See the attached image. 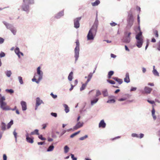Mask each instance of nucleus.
<instances>
[{"mask_svg": "<svg viewBox=\"0 0 160 160\" xmlns=\"http://www.w3.org/2000/svg\"><path fill=\"white\" fill-rule=\"evenodd\" d=\"M131 33L130 32H128L127 30H125L124 32V36L122 40L123 42L126 43H129L131 40L130 35Z\"/></svg>", "mask_w": 160, "mask_h": 160, "instance_id": "nucleus-2", "label": "nucleus"}, {"mask_svg": "<svg viewBox=\"0 0 160 160\" xmlns=\"http://www.w3.org/2000/svg\"><path fill=\"white\" fill-rule=\"evenodd\" d=\"M18 79L19 83L21 84H23V82L22 80V78L21 76H18Z\"/></svg>", "mask_w": 160, "mask_h": 160, "instance_id": "nucleus-37", "label": "nucleus"}, {"mask_svg": "<svg viewBox=\"0 0 160 160\" xmlns=\"http://www.w3.org/2000/svg\"><path fill=\"white\" fill-rule=\"evenodd\" d=\"M13 120H11L9 122L7 125V128L8 129L10 128L11 126L13 124Z\"/></svg>", "mask_w": 160, "mask_h": 160, "instance_id": "nucleus-30", "label": "nucleus"}, {"mask_svg": "<svg viewBox=\"0 0 160 160\" xmlns=\"http://www.w3.org/2000/svg\"><path fill=\"white\" fill-rule=\"evenodd\" d=\"M5 100V98L4 96L1 97V101L2 102H5L4 101Z\"/></svg>", "mask_w": 160, "mask_h": 160, "instance_id": "nucleus-52", "label": "nucleus"}, {"mask_svg": "<svg viewBox=\"0 0 160 160\" xmlns=\"http://www.w3.org/2000/svg\"><path fill=\"white\" fill-rule=\"evenodd\" d=\"M128 20L133 21V16L132 13H129Z\"/></svg>", "mask_w": 160, "mask_h": 160, "instance_id": "nucleus-27", "label": "nucleus"}, {"mask_svg": "<svg viewBox=\"0 0 160 160\" xmlns=\"http://www.w3.org/2000/svg\"><path fill=\"white\" fill-rule=\"evenodd\" d=\"M86 86H87V85H86L84 84H83L82 85V87L80 88V90L81 91H82L84 90L85 89V88L86 87Z\"/></svg>", "mask_w": 160, "mask_h": 160, "instance_id": "nucleus-42", "label": "nucleus"}, {"mask_svg": "<svg viewBox=\"0 0 160 160\" xmlns=\"http://www.w3.org/2000/svg\"><path fill=\"white\" fill-rule=\"evenodd\" d=\"M112 79L117 82L120 84H121L122 82V79L118 78L117 77H113Z\"/></svg>", "mask_w": 160, "mask_h": 160, "instance_id": "nucleus-19", "label": "nucleus"}, {"mask_svg": "<svg viewBox=\"0 0 160 160\" xmlns=\"http://www.w3.org/2000/svg\"><path fill=\"white\" fill-rule=\"evenodd\" d=\"M63 15L64 12L62 11L59 12L57 15H56L55 16V18H56L58 19L60 18Z\"/></svg>", "mask_w": 160, "mask_h": 160, "instance_id": "nucleus-15", "label": "nucleus"}, {"mask_svg": "<svg viewBox=\"0 0 160 160\" xmlns=\"http://www.w3.org/2000/svg\"><path fill=\"white\" fill-rule=\"evenodd\" d=\"M69 148L67 146H65L64 147V152L65 153H67L69 151Z\"/></svg>", "mask_w": 160, "mask_h": 160, "instance_id": "nucleus-38", "label": "nucleus"}, {"mask_svg": "<svg viewBox=\"0 0 160 160\" xmlns=\"http://www.w3.org/2000/svg\"><path fill=\"white\" fill-rule=\"evenodd\" d=\"M152 72L155 76H159V73L156 69L153 70Z\"/></svg>", "mask_w": 160, "mask_h": 160, "instance_id": "nucleus-28", "label": "nucleus"}, {"mask_svg": "<svg viewBox=\"0 0 160 160\" xmlns=\"http://www.w3.org/2000/svg\"><path fill=\"white\" fill-rule=\"evenodd\" d=\"M3 160H7V156L5 154H4L3 156Z\"/></svg>", "mask_w": 160, "mask_h": 160, "instance_id": "nucleus-60", "label": "nucleus"}, {"mask_svg": "<svg viewBox=\"0 0 160 160\" xmlns=\"http://www.w3.org/2000/svg\"><path fill=\"white\" fill-rule=\"evenodd\" d=\"M38 138L42 140H44L46 139L45 138L43 137L42 135H39Z\"/></svg>", "mask_w": 160, "mask_h": 160, "instance_id": "nucleus-46", "label": "nucleus"}, {"mask_svg": "<svg viewBox=\"0 0 160 160\" xmlns=\"http://www.w3.org/2000/svg\"><path fill=\"white\" fill-rule=\"evenodd\" d=\"M15 53L18 55V57L19 58H20V50L18 47H17L14 50Z\"/></svg>", "mask_w": 160, "mask_h": 160, "instance_id": "nucleus-18", "label": "nucleus"}, {"mask_svg": "<svg viewBox=\"0 0 160 160\" xmlns=\"http://www.w3.org/2000/svg\"><path fill=\"white\" fill-rule=\"evenodd\" d=\"M142 72L143 73H145L146 71V69L144 68V67H142Z\"/></svg>", "mask_w": 160, "mask_h": 160, "instance_id": "nucleus-62", "label": "nucleus"}, {"mask_svg": "<svg viewBox=\"0 0 160 160\" xmlns=\"http://www.w3.org/2000/svg\"><path fill=\"white\" fill-rule=\"evenodd\" d=\"M144 136V134H142V133H140V136L139 137V138H142Z\"/></svg>", "mask_w": 160, "mask_h": 160, "instance_id": "nucleus-63", "label": "nucleus"}, {"mask_svg": "<svg viewBox=\"0 0 160 160\" xmlns=\"http://www.w3.org/2000/svg\"><path fill=\"white\" fill-rule=\"evenodd\" d=\"M88 137V135H85L83 137H80L79 138V139L80 140H83L84 139H85L87 138Z\"/></svg>", "mask_w": 160, "mask_h": 160, "instance_id": "nucleus-43", "label": "nucleus"}, {"mask_svg": "<svg viewBox=\"0 0 160 160\" xmlns=\"http://www.w3.org/2000/svg\"><path fill=\"white\" fill-rule=\"evenodd\" d=\"M5 56V54L4 52H1V58L4 57Z\"/></svg>", "mask_w": 160, "mask_h": 160, "instance_id": "nucleus-56", "label": "nucleus"}, {"mask_svg": "<svg viewBox=\"0 0 160 160\" xmlns=\"http://www.w3.org/2000/svg\"><path fill=\"white\" fill-rule=\"evenodd\" d=\"M36 78H37V77L34 75L33 78L32 79V82H35L37 83V82L38 81V80H37Z\"/></svg>", "mask_w": 160, "mask_h": 160, "instance_id": "nucleus-45", "label": "nucleus"}, {"mask_svg": "<svg viewBox=\"0 0 160 160\" xmlns=\"http://www.w3.org/2000/svg\"><path fill=\"white\" fill-rule=\"evenodd\" d=\"M137 43L136 46L139 48L142 47L143 43V39L142 38L138 39H137Z\"/></svg>", "mask_w": 160, "mask_h": 160, "instance_id": "nucleus-10", "label": "nucleus"}, {"mask_svg": "<svg viewBox=\"0 0 160 160\" xmlns=\"http://www.w3.org/2000/svg\"><path fill=\"white\" fill-rule=\"evenodd\" d=\"M1 108L3 110L8 111L11 109V108L9 106L7 105V103L6 102H1Z\"/></svg>", "mask_w": 160, "mask_h": 160, "instance_id": "nucleus-6", "label": "nucleus"}, {"mask_svg": "<svg viewBox=\"0 0 160 160\" xmlns=\"http://www.w3.org/2000/svg\"><path fill=\"white\" fill-rule=\"evenodd\" d=\"M10 30L14 35H15L16 34L17 30L16 28H14V27H13Z\"/></svg>", "mask_w": 160, "mask_h": 160, "instance_id": "nucleus-36", "label": "nucleus"}, {"mask_svg": "<svg viewBox=\"0 0 160 160\" xmlns=\"http://www.w3.org/2000/svg\"><path fill=\"white\" fill-rule=\"evenodd\" d=\"M124 81L127 83H128L130 82V80L129 79V73H126L125 78H124Z\"/></svg>", "mask_w": 160, "mask_h": 160, "instance_id": "nucleus-14", "label": "nucleus"}, {"mask_svg": "<svg viewBox=\"0 0 160 160\" xmlns=\"http://www.w3.org/2000/svg\"><path fill=\"white\" fill-rule=\"evenodd\" d=\"M3 23L4 24L6 28L10 30L12 29L14 27L12 25L9 23H7V22L3 21Z\"/></svg>", "mask_w": 160, "mask_h": 160, "instance_id": "nucleus-12", "label": "nucleus"}, {"mask_svg": "<svg viewBox=\"0 0 160 160\" xmlns=\"http://www.w3.org/2000/svg\"><path fill=\"white\" fill-rule=\"evenodd\" d=\"M96 32L97 31L91 28L87 35V39L88 40H93Z\"/></svg>", "mask_w": 160, "mask_h": 160, "instance_id": "nucleus-5", "label": "nucleus"}, {"mask_svg": "<svg viewBox=\"0 0 160 160\" xmlns=\"http://www.w3.org/2000/svg\"><path fill=\"white\" fill-rule=\"evenodd\" d=\"M26 138H27L28 139H29V134L27 131H26Z\"/></svg>", "mask_w": 160, "mask_h": 160, "instance_id": "nucleus-58", "label": "nucleus"}, {"mask_svg": "<svg viewBox=\"0 0 160 160\" xmlns=\"http://www.w3.org/2000/svg\"><path fill=\"white\" fill-rule=\"evenodd\" d=\"M102 94L104 97L108 96V93L107 89H104L102 91Z\"/></svg>", "mask_w": 160, "mask_h": 160, "instance_id": "nucleus-21", "label": "nucleus"}, {"mask_svg": "<svg viewBox=\"0 0 160 160\" xmlns=\"http://www.w3.org/2000/svg\"><path fill=\"white\" fill-rule=\"evenodd\" d=\"M101 94V92L99 90H97L96 92V96L98 97Z\"/></svg>", "mask_w": 160, "mask_h": 160, "instance_id": "nucleus-50", "label": "nucleus"}, {"mask_svg": "<svg viewBox=\"0 0 160 160\" xmlns=\"http://www.w3.org/2000/svg\"><path fill=\"white\" fill-rule=\"evenodd\" d=\"M98 98H95L94 99L91 101V104L92 106L94 104L96 103L98 101Z\"/></svg>", "mask_w": 160, "mask_h": 160, "instance_id": "nucleus-22", "label": "nucleus"}, {"mask_svg": "<svg viewBox=\"0 0 160 160\" xmlns=\"http://www.w3.org/2000/svg\"><path fill=\"white\" fill-rule=\"evenodd\" d=\"M114 74V72L112 71H111L108 72V78H110Z\"/></svg>", "mask_w": 160, "mask_h": 160, "instance_id": "nucleus-35", "label": "nucleus"}, {"mask_svg": "<svg viewBox=\"0 0 160 160\" xmlns=\"http://www.w3.org/2000/svg\"><path fill=\"white\" fill-rule=\"evenodd\" d=\"M147 101L150 104H153L155 103V102L154 101H151L148 100Z\"/></svg>", "mask_w": 160, "mask_h": 160, "instance_id": "nucleus-57", "label": "nucleus"}, {"mask_svg": "<svg viewBox=\"0 0 160 160\" xmlns=\"http://www.w3.org/2000/svg\"><path fill=\"white\" fill-rule=\"evenodd\" d=\"M76 46L74 50V57L75 58V62H77L79 55V43L78 41H77L76 42Z\"/></svg>", "mask_w": 160, "mask_h": 160, "instance_id": "nucleus-3", "label": "nucleus"}, {"mask_svg": "<svg viewBox=\"0 0 160 160\" xmlns=\"http://www.w3.org/2000/svg\"><path fill=\"white\" fill-rule=\"evenodd\" d=\"M6 125L5 123L2 122L1 123V128L2 130L5 131L6 130Z\"/></svg>", "mask_w": 160, "mask_h": 160, "instance_id": "nucleus-34", "label": "nucleus"}, {"mask_svg": "<svg viewBox=\"0 0 160 160\" xmlns=\"http://www.w3.org/2000/svg\"><path fill=\"white\" fill-rule=\"evenodd\" d=\"M152 89L147 86H145L144 89L143 93L146 94H149L150 93Z\"/></svg>", "mask_w": 160, "mask_h": 160, "instance_id": "nucleus-9", "label": "nucleus"}, {"mask_svg": "<svg viewBox=\"0 0 160 160\" xmlns=\"http://www.w3.org/2000/svg\"><path fill=\"white\" fill-rule=\"evenodd\" d=\"M71 158L72 160H77V158H76L74 157V155L73 154H71Z\"/></svg>", "mask_w": 160, "mask_h": 160, "instance_id": "nucleus-54", "label": "nucleus"}, {"mask_svg": "<svg viewBox=\"0 0 160 160\" xmlns=\"http://www.w3.org/2000/svg\"><path fill=\"white\" fill-rule=\"evenodd\" d=\"M142 32L140 31L139 33H138L136 36V39H138L142 38L141 37H142Z\"/></svg>", "mask_w": 160, "mask_h": 160, "instance_id": "nucleus-26", "label": "nucleus"}, {"mask_svg": "<svg viewBox=\"0 0 160 160\" xmlns=\"http://www.w3.org/2000/svg\"><path fill=\"white\" fill-rule=\"evenodd\" d=\"M131 136L133 137H136L137 138H139V136L136 133H133L131 135Z\"/></svg>", "mask_w": 160, "mask_h": 160, "instance_id": "nucleus-47", "label": "nucleus"}, {"mask_svg": "<svg viewBox=\"0 0 160 160\" xmlns=\"http://www.w3.org/2000/svg\"><path fill=\"white\" fill-rule=\"evenodd\" d=\"M106 126V124L103 120L101 121L99 124V127L105 128Z\"/></svg>", "mask_w": 160, "mask_h": 160, "instance_id": "nucleus-13", "label": "nucleus"}, {"mask_svg": "<svg viewBox=\"0 0 160 160\" xmlns=\"http://www.w3.org/2000/svg\"><path fill=\"white\" fill-rule=\"evenodd\" d=\"M73 73L72 72H71L69 74L68 77V78L69 81H71L72 79Z\"/></svg>", "mask_w": 160, "mask_h": 160, "instance_id": "nucleus-25", "label": "nucleus"}, {"mask_svg": "<svg viewBox=\"0 0 160 160\" xmlns=\"http://www.w3.org/2000/svg\"><path fill=\"white\" fill-rule=\"evenodd\" d=\"M84 123L83 122H78L76 125L73 127V129L76 130L82 127Z\"/></svg>", "mask_w": 160, "mask_h": 160, "instance_id": "nucleus-8", "label": "nucleus"}, {"mask_svg": "<svg viewBox=\"0 0 160 160\" xmlns=\"http://www.w3.org/2000/svg\"><path fill=\"white\" fill-rule=\"evenodd\" d=\"M98 22L95 21L94 23L93 26H92V27L91 29H92L97 31V29L98 25Z\"/></svg>", "mask_w": 160, "mask_h": 160, "instance_id": "nucleus-16", "label": "nucleus"}, {"mask_svg": "<svg viewBox=\"0 0 160 160\" xmlns=\"http://www.w3.org/2000/svg\"><path fill=\"white\" fill-rule=\"evenodd\" d=\"M115 100L114 99H111L108 100L107 101V103H114L115 102Z\"/></svg>", "mask_w": 160, "mask_h": 160, "instance_id": "nucleus-39", "label": "nucleus"}, {"mask_svg": "<svg viewBox=\"0 0 160 160\" xmlns=\"http://www.w3.org/2000/svg\"><path fill=\"white\" fill-rule=\"evenodd\" d=\"M81 19V17H78L75 19L74 20V27L76 28H79L80 27L79 21Z\"/></svg>", "mask_w": 160, "mask_h": 160, "instance_id": "nucleus-7", "label": "nucleus"}, {"mask_svg": "<svg viewBox=\"0 0 160 160\" xmlns=\"http://www.w3.org/2000/svg\"><path fill=\"white\" fill-rule=\"evenodd\" d=\"M33 138H31L29 137V139H28L26 138L27 141L30 143H32L33 142Z\"/></svg>", "mask_w": 160, "mask_h": 160, "instance_id": "nucleus-31", "label": "nucleus"}, {"mask_svg": "<svg viewBox=\"0 0 160 160\" xmlns=\"http://www.w3.org/2000/svg\"><path fill=\"white\" fill-rule=\"evenodd\" d=\"M100 3L99 0H96L94 2L92 3V5L93 6H98Z\"/></svg>", "mask_w": 160, "mask_h": 160, "instance_id": "nucleus-24", "label": "nucleus"}, {"mask_svg": "<svg viewBox=\"0 0 160 160\" xmlns=\"http://www.w3.org/2000/svg\"><path fill=\"white\" fill-rule=\"evenodd\" d=\"M50 95L54 99H55L57 97V96L56 95H54L52 92L51 93Z\"/></svg>", "mask_w": 160, "mask_h": 160, "instance_id": "nucleus-51", "label": "nucleus"}, {"mask_svg": "<svg viewBox=\"0 0 160 160\" xmlns=\"http://www.w3.org/2000/svg\"><path fill=\"white\" fill-rule=\"evenodd\" d=\"M12 73V72L10 70L7 71L5 72V74L8 77H10L11 76Z\"/></svg>", "mask_w": 160, "mask_h": 160, "instance_id": "nucleus-32", "label": "nucleus"}, {"mask_svg": "<svg viewBox=\"0 0 160 160\" xmlns=\"http://www.w3.org/2000/svg\"><path fill=\"white\" fill-rule=\"evenodd\" d=\"M41 68L38 67L37 69V72L34 74V75L37 77L38 78V81H37V84H38L40 81L42 79L43 73V72L40 70Z\"/></svg>", "mask_w": 160, "mask_h": 160, "instance_id": "nucleus-4", "label": "nucleus"}, {"mask_svg": "<svg viewBox=\"0 0 160 160\" xmlns=\"http://www.w3.org/2000/svg\"><path fill=\"white\" fill-rule=\"evenodd\" d=\"M107 81L108 82L112 84H113L115 83V82L114 81L112 80L107 79Z\"/></svg>", "mask_w": 160, "mask_h": 160, "instance_id": "nucleus-48", "label": "nucleus"}, {"mask_svg": "<svg viewBox=\"0 0 160 160\" xmlns=\"http://www.w3.org/2000/svg\"><path fill=\"white\" fill-rule=\"evenodd\" d=\"M110 24L112 26H115L117 25V24L115 22H113L111 23Z\"/></svg>", "mask_w": 160, "mask_h": 160, "instance_id": "nucleus-59", "label": "nucleus"}, {"mask_svg": "<svg viewBox=\"0 0 160 160\" xmlns=\"http://www.w3.org/2000/svg\"><path fill=\"white\" fill-rule=\"evenodd\" d=\"M63 106L65 108V111L66 113H68L69 111V108L68 106L66 104H64Z\"/></svg>", "mask_w": 160, "mask_h": 160, "instance_id": "nucleus-23", "label": "nucleus"}, {"mask_svg": "<svg viewBox=\"0 0 160 160\" xmlns=\"http://www.w3.org/2000/svg\"><path fill=\"white\" fill-rule=\"evenodd\" d=\"M20 103L22 106V110L25 111L27 109V104L25 102L22 101Z\"/></svg>", "mask_w": 160, "mask_h": 160, "instance_id": "nucleus-11", "label": "nucleus"}, {"mask_svg": "<svg viewBox=\"0 0 160 160\" xmlns=\"http://www.w3.org/2000/svg\"><path fill=\"white\" fill-rule=\"evenodd\" d=\"M137 89V88L136 87H132L130 90V91L131 92L132 91H135Z\"/></svg>", "mask_w": 160, "mask_h": 160, "instance_id": "nucleus-53", "label": "nucleus"}, {"mask_svg": "<svg viewBox=\"0 0 160 160\" xmlns=\"http://www.w3.org/2000/svg\"><path fill=\"white\" fill-rule=\"evenodd\" d=\"M43 102L41 100L39 97H38L36 99V104L39 106L42 103H43Z\"/></svg>", "mask_w": 160, "mask_h": 160, "instance_id": "nucleus-17", "label": "nucleus"}, {"mask_svg": "<svg viewBox=\"0 0 160 160\" xmlns=\"http://www.w3.org/2000/svg\"><path fill=\"white\" fill-rule=\"evenodd\" d=\"M6 92L9 93L10 94L13 93L14 92V91L12 89H6L5 90Z\"/></svg>", "mask_w": 160, "mask_h": 160, "instance_id": "nucleus-40", "label": "nucleus"}, {"mask_svg": "<svg viewBox=\"0 0 160 160\" xmlns=\"http://www.w3.org/2000/svg\"><path fill=\"white\" fill-rule=\"evenodd\" d=\"M54 148V146L53 145L50 146L47 149V152H50L53 150Z\"/></svg>", "mask_w": 160, "mask_h": 160, "instance_id": "nucleus-33", "label": "nucleus"}, {"mask_svg": "<svg viewBox=\"0 0 160 160\" xmlns=\"http://www.w3.org/2000/svg\"><path fill=\"white\" fill-rule=\"evenodd\" d=\"M13 134L14 135V137L15 139V141L16 142H17V133L16 132V129H15L13 132Z\"/></svg>", "mask_w": 160, "mask_h": 160, "instance_id": "nucleus-41", "label": "nucleus"}, {"mask_svg": "<svg viewBox=\"0 0 160 160\" xmlns=\"http://www.w3.org/2000/svg\"><path fill=\"white\" fill-rule=\"evenodd\" d=\"M116 57H117L116 55L113 54L111 53V57L112 58H115Z\"/></svg>", "mask_w": 160, "mask_h": 160, "instance_id": "nucleus-61", "label": "nucleus"}, {"mask_svg": "<svg viewBox=\"0 0 160 160\" xmlns=\"http://www.w3.org/2000/svg\"><path fill=\"white\" fill-rule=\"evenodd\" d=\"M51 116H52L53 117H57V114L55 112H51Z\"/></svg>", "mask_w": 160, "mask_h": 160, "instance_id": "nucleus-49", "label": "nucleus"}, {"mask_svg": "<svg viewBox=\"0 0 160 160\" xmlns=\"http://www.w3.org/2000/svg\"><path fill=\"white\" fill-rule=\"evenodd\" d=\"M38 131V130L36 129L34 131L30 133V135H39Z\"/></svg>", "mask_w": 160, "mask_h": 160, "instance_id": "nucleus-20", "label": "nucleus"}, {"mask_svg": "<svg viewBox=\"0 0 160 160\" xmlns=\"http://www.w3.org/2000/svg\"><path fill=\"white\" fill-rule=\"evenodd\" d=\"M34 3V0H23L21 8L23 11L28 12L29 9V5Z\"/></svg>", "mask_w": 160, "mask_h": 160, "instance_id": "nucleus-1", "label": "nucleus"}, {"mask_svg": "<svg viewBox=\"0 0 160 160\" xmlns=\"http://www.w3.org/2000/svg\"><path fill=\"white\" fill-rule=\"evenodd\" d=\"M157 49L158 50L160 51V41L159 42L158 47L157 48Z\"/></svg>", "mask_w": 160, "mask_h": 160, "instance_id": "nucleus-64", "label": "nucleus"}, {"mask_svg": "<svg viewBox=\"0 0 160 160\" xmlns=\"http://www.w3.org/2000/svg\"><path fill=\"white\" fill-rule=\"evenodd\" d=\"M133 21H132L128 20V24L127 25V27L130 28L133 25Z\"/></svg>", "mask_w": 160, "mask_h": 160, "instance_id": "nucleus-29", "label": "nucleus"}, {"mask_svg": "<svg viewBox=\"0 0 160 160\" xmlns=\"http://www.w3.org/2000/svg\"><path fill=\"white\" fill-rule=\"evenodd\" d=\"M93 75V73L92 72H90L88 76V79H89L91 80L92 78Z\"/></svg>", "mask_w": 160, "mask_h": 160, "instance_id": "nucleus-44", "label": "nucleus"}, {"mask_svg": "<svg viewBox=\"0 0 160 160\" xmlns=\"http://www.w3.org/2000/svg\"><path fill=\"white\" fill-rule=\"evenodd\" d=\"M154 33H155V36L156 37H158V31L155 30L154 31Z\"/></svg>", "mask_w": 160, "mask_h": 160, "instance_id": "nucleus-55", "label": "nucleus"}]
</instances>
